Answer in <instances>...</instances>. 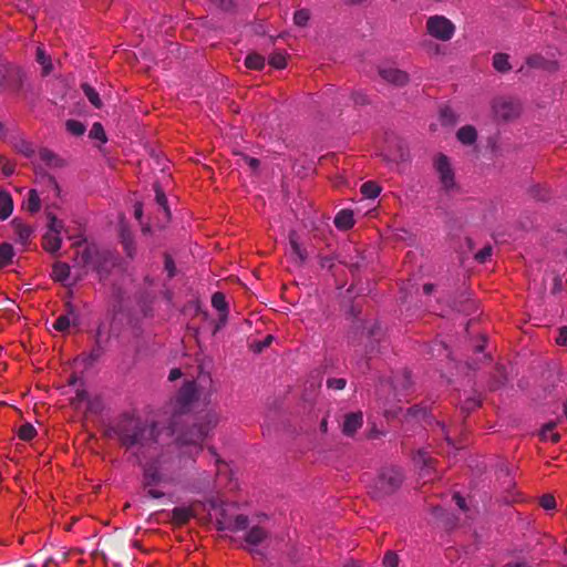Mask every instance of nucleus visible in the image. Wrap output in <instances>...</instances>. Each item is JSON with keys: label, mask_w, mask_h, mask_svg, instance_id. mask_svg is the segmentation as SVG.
I'll use <instances>...</instances> for the list:
<instances>
[{"label": "nucleus", "mask_w": 567, "mask_h": 567, "mask_svg": "<svg viewBox=\"0 0 567 567\" xmlns=\"http://www.w3.org/2000/svg\"><path fill=\"white\" fill-rule=\"evenodd\" d=\"M384 82L394 87H400L409 82L408 73H379Z\"/></svg>", "instance_id": "5701e85b"}, {"label": "nucleus", "mask_w": 567, "mask_h": 567, "mask_svg": "<svg viewBox=\"0 0 567 567\" xmlns=\"http://www.w3.org/2000/svg\"><path fill=\"white\" fill-rule=\"evenodd\" d=\"M425 29L431 38L442 42L450 41L456 31L455 24L446 17L440 14L429 17Z\"/></svg>", "instance_id": "20e7f679"}, {"label": "nucleus", "mask_w": 567, "mask_h": 567, "mask_svg": "<svg viewBox=\"0 0 567 567\" xmlns=\"http://www.w3.org/2000/svg\"><path fill=\"white\" fill-rule=\"evenodd\" d=\"M14 255V250L11 244L3 243L0 245V269L7 267Z\"/></svg>", "instance_id": "c756f323"}, {"label": "nucleus", "mask_w": 567, "mask_h": 567, "mask_svg": "<svg viewBox=\"0 0 567 567\" xmlns=\"http://www.w3.org/2000/svg\"><path fill=\"white\" fill-rule=\"evenodd\" d=\"M383 564L386 567H398L399 565V557L393 551H388L383 558Z\"/></svg>", "instance_id": "3c124183"}, {"label": "nucleus", "mask_w": 567, "mask_h": 567, "mask_svg": "<svg viewBox=\"0 0 567 567\" xmlns=\"http://www.w3.org/2000/svg\"><path fill=\"white\" fill-rule=\"evenodd\" d=\"M213 4L219 7L220 9L228 10L233 6L231 0H209Z\"/></svg>", "instance_id": "e2e57ef3"}, {"label": "nucleus", "mask_w": 567, "mask_h": 567, "mask_svg": "<svg viewBox=\"0 0 567 567\" xmlns=\"http://www.w3.org/2000/svg\"><path fill=\"white\" fill-rule=\"evenodd\" d=\"M87 399V393L84 390H78L75 398L71 400V405L78 408V404Z\"/></svg>", "instance_id": "6e6d98bb"}, {"label": "nucleus", "mask_w": 567, "mask_h": 567, "mask_svg": "<svg viewBox=\"0 0 567 567\" xmlns=\"http://www.w3.org/2000/svg\"><path fill=\"white\" fill-rule=\"evenodd\" d=\"M506 382V377L502 369H496L495 380L489 384V389L492 391L497 390L499 386L504 385Z\"/></svg>", "instance_id": "a18cd8bd"}, {"label": "nucleus", "mask_w": 567, "mask_h": 567, "mask_svg": "<svg viewBox=\"0 0 567 567\" xmlns=\"http://www.w3.org/2000/svg\"><path fill=\"white\" fill-rule=\"evenodd\" d=\"M1 171L6 176H11L14 173L16 165L9 159L0 156Z\"/></svg>", "instance_id": "09e8293b"}, {"label": "nucleus", "mask_w": 567, "mask_h": 567, "mask_svg": "<svg viewBox=\"0 0 567 567\" xmlns=\"http://www.w3.org/2000/svg\"><path fill=\"white\" fill-rule=\"evenodd\" d=\"M309 19H310V12L307 9H300L295 12L293 21L298 27L307 25Z\"/></svg>", "instance_id": "79ce46f5"}, {"label": "nucleus", "mask_w": 567, "mask_h": 567, "mask_svg": "<svg viewBox=\"0 0 567 567\" xmlns=\"http://www.w3.org/2000/svg\"><path fill=\"white\" fill-rule=\"evenodd\" d=\"M289 243L292 252L297 256L299 264L302 265L307 259V252L305 249L301 248L300 244L298 243V236L295 230H291L289 233Z\"/></svg>", "instance_id": "b1692460"}, {"label": "nucleus", "mask_w": 567, "mask_h": 567, "mask_svg": "<svg viewBox=\"0 0 567 567\" xmlns=\"http://www.w3.org/2000/svg\"><path fill=\"white\" fill-rule=\"evenodd\" d=\"M482 404V401L476 398H468L464 401L461 406V412L464 414V417H467L470 413L476 409H478Z\"/></svg>", "instance_id": "58836bf2"}, {"label": "nucleus", "mask_w": 567, "mask_h": 567, "mask_svg": "<svg viewBox=\"0 0 567 567\" xmlns=\"http://www.w3.org/2000/svg\"><path fill=\"white\" fill-rule=\"evenodd\" d=\"M268 537V533L260 526H254L246 535L245 542L249 545L257 546Z\"/></svg>", "instance_id": "4be33fe9"}, {"label": "nucleus", "mask_w": 567, "mask_h": 567, "mask_svg": "<svg viewBox=\"0 0 567 567\" xmlns=\"http://www.w3.org/2000/svg\"><path fill=\"white\" fill-rule=\"evenodd\" d=\"M539 506L545 511H553L556 508V499L553 494H544L539 497Z\"/></svg>", "instance_id": "37998d69"}, {"label": "nucleus", "mask_w": 567, "mask_h": 567, "mask_svg": "<svg viewBox=\"0 0 567 567\" xmlns=\"http://www.w3.org/2000/svg\"><path fill=\"white\" fill-rule=\"evenodd\" d=\"M83 93L95 109H102L103 102L100 99L99 93L90 84L83 83L81 85Z\"/></svg>", "instance_id": "c85d7f7f"}, {"label": "nucleus", "mask_w": 567, "mask_h": 567, "mask_svg": "<svg viewBox=\"0 0 567 567\" xmlns=\"http://www.w3.org/2000/svg\"><path fill=\"white\" fill-rule=\"evenodd\" d=\"M346 380L341 378H332L327 381V385L330 389L342 390L346 386Z\"/></svg>", "instance_id": "603ef678"}, {"label": "nucleus", "mask_w": 567, "mask_h": 567, "mask_svg": "<svg viewBox=\"0 0 567 567\" xmlns=\"http://www.w3.org/2000/svg\"><path fill=\"white\" fill-rule=\"evenodd\" d=\"M123 245H124V249H125L126 255L130 258H133L134 254H135V248H134L133 239H132V237L130 235H127V236L123 235Z\"/></svg>", "instance_id": "8fccbe9b"}, {"label": "nucleus", "mask_w": 567, "mask_h": 567, "mask_svg": "<svg viewBox=\"0 0 567 567\" xmlns=\"http://www.w3.org/2000/svg\"><path fill=\"white\" fill-rule=\"evenodd\" d=\"M103 354V348L100 346L99 340L96 341V347L91 351L90 359L91 361H96Z\"/></svg>", "instance_id": "bf43d9fd"}, {"label": "nucleus", "mask_w": 567, "mask_h": 567, "mask_svg": "<svg viewBox=\"0 0 567 567\" xmlns=\"http://www.w3.org/2000/svg\"><path fill=\"white\" fill-rule=\"evenodd\" d=\"M71 268L66 262L55 261L52 266L51 277L55 282L64 284L70 277Z\"/></svg>", "instance_id": "dca6fc26"}, {"label": "nucleus", "mask_w": 567, "mask_h": 567, "mask_svg": "<svg viewBox=\"0 0 567 567\" xmlns=\"http://www.w3.org/2000/svg\"><path fill=\"white\" fill-rule=\"evenodd\" d=\"M248 522L249 520L246 515L239 514L233 517L228 515L225 508H220L215 522V526L217 530L238 532L247 528Z\"/></svg>", "instance_id": "423d86ee"}, {"label": "nucleus", "mask_w": 567, "mask_h": 567, "mask_svg": "<svg viewBox=\"0 0 567 567\" xmlns=\"http://www.w3.org/2000/svg\"><path fill=\"white\" fill-rule=\"evenodd\" d=\"M439 118L443 126H453L457 122V115L449 105H444L440 109Z\"/></svg>", "instance_id": "393cba45"}, {"label": "nucleus", "mask_w": 567, "mask_h": 567, "mask_svg": "<svg viewBox=\"0 0 567 567\" xmlns=\"http://www.w3.org/2000/svg\"><path fill=\"white\" fill-rule=\"evenodd\" d=\"M404 481L402 471L394 466L382 467L370 485L369 495L377 501L396 493Z\"/></svg>", "instance_id": "f03ea898"}, {"label": "nucleus", "mask_w": 567, "mask_h": 567, "mask_svg": "<svg viewBox=\"0 0 567 567\" xmlns=\"http://www.w3.org/2000/svg\"><path fill=\"white\" fill-rule=\"evenodd\" d=\"M20 152L28 158L34 155V150L32 145L27 142L21 143Z\"/></svg>", "instance_id": "4d7b16f0"}, {"label": "nucleus", "mask_w": 567, "mask_h": 567, "mask_svg": "<svg viewBox=\"0 0 567 567\" xmlns=\"http://www.w3.org/2000/svg\"><path fill=\"white\" fill-rule=\"evenodd\" d=\"M154 190L156 195V203L163 208L167 220L171 219V210L167 203V197L165 195V192L163 190L161 184L158 182L154 183Z\"/></svg>", "instance_id": "bb28decb"}, {"label": "nucleus", "mask_w": 567, "mask_h": 567, "mask_svg": "<svg viewBox=\"0 0 567 567\" xmlns=\"http://www.w3.org/2000/svg\"><path fill=\"white\" fill-rule=\"evenodd\" d=\"M492 255V247L486 246L475 254V259L478 262H484Z\"/></svg>", "instance_id": "864d4df0"}, {"label": "nucleus", "mask_w": 567, "mask_h": 567, "mask_svg": "<svg viewBox=\"0 0 567 567\" xmlns=\"http://www.w3.org/2000/svg\"><path fill=\"white\" fill-rule=\"evenodd\" d=\"M361 193L365 198H377L381 193V187L375 182H365L361 186Z\"/></svg>", "instance_id": "7c9ffc66"}, {"label": "nucleus", "mask_w": 567, "mask_h": 567, "mask_svg": "<svg viewBox=\"0 0 567 567\" xmlns=\"http://www.w3.org/2000/svg\"><path fill=\"white\" fill-rule=\"evenodd\" d=\"M362 426V413L354 412L344 416L342 432L347 436H353L354 433Z\"/></svg>", "instance_id": "f8f14e48"}, {"label": "nucleus", "mask_w": 567, "mask_h": 567, "mask_svg": "<svg viewBox=\"0 0 567 567\" xmlns=\"http://www.w3.org/2000/svg\"><path fill=\"white\" fill-rule=\"evenodd\" d=\"M43 178L47 179L48 184L50 186H52L53 189L56 192V195H59L60 194V186H59L56 179L53 176L47 175V174H43Z\"/></svg>", "instance_id": "69168bd1"}, {"label": "nucleus", "mask_w": 567, "mask_h": 567, "mask_svg": "<svg viewBox=\"0 0 567 567\" xmlns=\"http://www.w3.org/2000/svg\"><path fill=\"white\" fill-rule=\"evenodd\" d=\"M556 343L563 347L567 346V326L559 328V333L558 337L556 338Z\"/></svg>", "instance_id": "5fc2aeb1"}, {"label": "nucleus", "mask_w": 567, "mask_h": 567, "mask_svg": "<svg viewBox=\"0 0 567 567\" xmlns=\"http://www.w3.org/2000/svg\"><path fill=\"white\" fill-rule=\"evenodd\" d=\"M134 216L138 220L142 219V216H143V204L141 202H137L134 205Z\"/></svg>", "instance_id": "774afa93"}, {"label": "nucleus", "mask_w": 567, "mask_h": 567, "mask_svg": "<svg viewBox=\"0 0 567 567\" xmlns=\"http://www.w3.org/2000/svg\"><path fill=\"white\" fill-rule=\"evenodd\" d=\"M13 210V200L8 192H0V220H6L10 217Z\"/></svg>", "instance_id": "6ab92c4d"}, {"label": "nucleus", "mask_w": 567, "mask_h": 567, "mask_svg": "<svg viewBox=\"0 0 567 567\" xmlns=\"http://www.w3.org/2000/svg\"><path fill=\"white\" fill-rule=\"evenodd\" d=\"M456 137L464 145H472L477 140V131L473 125H465L457 131Z\"/></svg>", "instance_id": "f3484780"}, {"label": "nucleus", "mask_w": 567, "mask_h": 567, "mask_svg": "<svg viewBox=\"0 0 567 567\" xmlns=\"http://www.w3.org/2000/svg\"><path fill=\"white\" fill-rule=\"evenodd\" d=\"M440 182L445 192L456 188L455 173L452 168L449 157L445 154H439L434 162Z\"/></svg>", "instance_id": "39448f33"}, {"label": "nucleus", "mask_w": 567, "mask_h": 567, "mask_svg": "<svg viewBox=\"0 0 567 567\" xmlns=\"http://www.w3.org/2000/svg\"><path fill=\"white\" fill-rule=\"evenodd\" d=\"M419 414L425 415L426 414L425 409L420 408L417 405H414V406L408 409V415L417 416Z\"/></svg>", "instance_id": "338daca9"}, {"label": "nucleus", "mask_w": 567, "mask_h": 567, "mask_svg": "<svg viewBox=\"0 0 567 567\" xmlns=\"http://www.w3.org/2000/svg\"><path fill=\"white\" fill-rule=\"evenodd\" d=\"M212 305L220 312V322L225 323L227 319V309L228 305L226 302L225 295L220 291H217L212 297Z\"/></svg>", "instance_id": "412c9836"}, {"label": "nucleus", "mask_w": 567, "mask_h": 567, "mask_svg": "<svg viewBox=\"0 0 567 567\" xmlns=\"http://www.w3.org/2000/svg\"><path fill=\"white\" fill-rule=\"evenodd\" d=\"M197 385L195 381H187L178 391L176 401L178 405V413H185L189 405L197 400Z\"/></svg>", "instance_id": "6e6552de"}, {"label": "nucleus", "mask_w": 567, "mask_h": 567, "mask_svg": "<svg viewBox=\"0 0 567 567\" xmlns=\"http://www.w3.org/2000/svg\"><path fill=\"white\" fill-rule=\"evenodd\" d=\"M73 247L80 248L81 243L73 244ZM100 256V252L94 246H85L83 249H78L75 255V262L80 266L94 265Z\"/></svg>", "instance_id": "1a4fd4ad"}, {"label": "nucleus", "mask_w": 567, "mask_h": 567, "mask_svg": "<svg viewBox=\"0 0 567 567\" xmlns=\"http://www.w3.org/2000/svg\"><path fill=\"white\" fill-rule=\"evenodd\" d=\"M65 126L68 132L75 136H81L85 132L84 124L76 120H68Z\"/></svg>", "instance_id": "ea45409f"}, {"label": "nucleus", "mask_w": 567, "mask_h": 567, "mask_svg": "<svg viewBox=\"0 0 567 567\" xmlns=\"http://www.w3.org/2000/svg\"><path fill=\"white\" fill-rule=\"evenodd\" d=\"M268 63L271 68L277 69V70H282V69H286L289 66L288 62H287V58L282 53H272L269 56Z\"/></svg>", "instance_id": "f704fd0d"}, {"label": "nucleus", "mask_w": 567, "mask_h": 567, "mask_svg": "<svg viewBox=\"0 0 567 567\" xmlns=\"http://www.w3.org/2000/svg\"><path fill=\"white\" fill-rule=\"evenodd\" d=\"M90 138L99 140L101 143L107 142V136L103 125L100 122H95L89 133Z\"/></svg>", "instance_id": "c9c22d12"}, {"label": "nucleus", "mask_w": 567, "mask_h": 567, "mask_svg": "<svg viewBox=\"0 0 567 567\" xmlns=\"http://www.w3.org/2000/svg\"><path fill=\"white\" fill-rule=\"evenodd\" d=\"M17 434L20 440L29 442L35 437L37 430L31 423H24L19 427Z\"/></svg>", "instance_id": "473e14b6"}, {"label": "nucleus", "mask_w": 567, "mask_h": 567, "mask_svg": "<svg viewBox=\"0 0 567 567\" xmlns=\"http://www.w3.org/2000/svg\"><path fill=\"white\" fill-rule=\"evenodd\" d=\"M69 327H70V319H69V317H68L66 315L60 316V317L55 320V322H54V324H53V328H54L56 331H61V332H63V331L68 330V329H69Z\"/></svg>", "instance_id": "49530a36"}, {"label": "nucleus", "mask_w": 567, "mask_h": 567, "mask_svg": "<svg viewBox=\"0 0 567 567\" xmlns=\"http://www.w3.org/2000/svg\"><path fill=\"white\" fill-rule=\"evenodd\" d=\"M334 225L340 230H349L354 225L353 212L351 209L340 210L336 218Z\"/></svg>", "instance_id": "2eb2a0df"}, {"label": "nucleus", "mask_w": 567, "mask_h": 567, "mask_svg": "<svg viewBox=\"0 0 567 567\" xmlns=\"http://www.w3.org/2000/svg\"><path fill=\"white\" fill-rule=\"evenodd\" d=\"M27 208L31 214L38 213L41 208V200L35 189L29 192Z\"/></svg>", "instance_id": "4c0bfd02"}, {"label": "nucleus", "mask_w": 567, "mask_h": 567, "mask_svg": "<svg viewBox=\"0 0 567 567\" xmlns=\"http://www.w3.org/2000/svg\"><path fill=\"white\" fill-rule=\"evenodd\" d=\"M265 65V59L259 54H249L245 59V66L250 70H259Z\"/></svg>", "instance_id": "e433bc0d"}, {"label": "nucleus", "mask_w": 567, "mask_h": 567, "mask_svg": "<svg viewBox=\"0 0 567 567\" xmlns=\"http://www.w3.org/2000/svg\"><path fill=\"white\" fill-rule=\"evenodd\" d=\"M216 425V420L210 415H205L200 421L194 422L181 433L178 440L185 445H202L209 431Z\"/></svg>", "instance_id": "7ed1b4c3"}, {"label": "nucleus", "mask_w": 567, "mask_h": 567, "mask_svg": "<svg viewBox=\"0 0 567 567\" xmlns=\"http://www.w3.org/2000/svg\"><path fill=\"white\" fill-rule=\"evenodd\" d=\"M39 155L40 158L49 166L63 167L65 164L63 159L59 158L56 154L48 148L40 150Z\"/></svg>", "instance_id": "a878e982"}, {"label": "nucleus", "mask_w": 567, "mask_h": 567, "mask_svg": "<svg viewBox=\"0 0 567 567\" xmlns=\"http://www.w3.org/2000/svg\"><path fill=\"white\" fill-rule=\"evenodd\" d=\"M493 113L496 120L507 122L518 117L520 105L514 101L496 100L493 103Z\"/></svg>", "instance_id": "0eeeda50"}, {"label": "nucleus", "mask_w": 567, "mask_h": 567, "mask_svg": "<svg viewBox=\"0 0 567 567\" xmlns=\"http://www.w3.org/2000/svg\"><path fill=\"white\" fill-rule=\"evenodd\" d=\"M529 194L533 198L542 202L550 199V190L542 185H535L529 188Z\"/></svg>", "instance_id": "72a5a7b5"}, {"label": "nucleus", "mask_w": 567, "mask_h": 567, "mask_svg": "<svg viewBox=\"0 0 567 567\" xmlns=\"http://www.w3.org/2000/svg\"><path fill=\"white\" fill-rule=\"evenodd\" d=\"M352 99H353L355 104L364 105V104L368 103L367 95L363 94V93H360V92L352 93Z\"/></svg>", "instance_id": "052dcab7"}, {"label": "nucleus", "mask_w": 567, "mask_h": 567, "mask_svg": "<svg viewBox=\"0 0 567 567\" xmlns=\"http://www.w3.org/2000/svg\"><path fill=\"white\" fill-rule=\"evenodd\" d=\"M493 66L496 71H508L512 68L509 64V55L506 53L494 54Z\"/></svg>", "instance_id": "2f4dec72"}, {"label": "nucleus", "mask_w": 567, "mask_h": 567, "mask_svg": "<svg viewBox=\"0 0 567 567\" xmlns=\"http://www.w3.org/2000/svg\"><path fill=\"white\" fill-rule=\"evenodd\" d=\"M234 155L236 156H240L248 165L249 167L254 171V172H257L259 166H260V162L258 158H255V157H250L248 155H245L243 152H239V151H234Z\"/></svg>", "instance_id": "c03bdc74"}, {"label": "nucleus", "mask_w": 567, "mask_h": 567, "mask_svg": "<svg viewBox=\"0 0 567 567\" xmlns=\"http://www.w3.org/2000/svg\"><path fill=\"white\" fill-rule=\"evenodd\" d=\"M164 265L169 278H173L176 274L174 259L169 254L164 255Z\"/></svg>", "instance_id": "de8ad7c7"}, {"label": "nucleus", "mask_w": 567, "mask_h": 567, "mask_svg": "<svg viewBox=\"0 0 567 567\" xmlns=\"http://www.w3.org/2000/svg\"><path fill=\"white\" fill-rule=\"evenodd\" d=\"M453 499L455 501L456 505L463 511V512H466L468 508H467V505H466V502H465V498L463 496H461L458 493H455L453 495Z\"/></svg>", "instance_id": "680f3d73"}, {"label": "nucleus", "mask_w": 567, "mask_h": 567, "mask_svg": "<svg viewBox=\"0 0 567 567\" xmlns=\"http://www.w3.org/2000/svg\"><path fill=\"white\" fill-rule=\"evenodd\" d=\"M104 436L115 437L120 446L128 451L157 443L158 431L154 422L148 424L140 416L125 412L104 431Z\"/></svg>", "instance_id": "f257e3e1"}, {"label": "nucleus", "mask_w": 567, "mask_h": 567, "mask_svg": "<svg viewBox=\"0 0 567 567\" xmlns=\"http://www.w3.org/2000/svg\"><path fill=\"white\" fill-rule=\"evenodd\" d=\"M195 511L192 507H175L172 511L169 523L175 528H181L195 517Z\"/></svg>", "instance_id": "9b49d317"}, {"label": "nucleus", "mask_w": 567, "mask_h": 567, "mask_svg": "<svg viewBox=\"0 0 567 567\" xmlns=\"http://www.w3.org/2000/svg\"><path fill=\"white\" fill-rule=\"evenodd\" d=\"M35 59L37 62L41 65L42 71H52L55 68H61L60 62L58 61V65H55L52 62L51 56L47 54L45 50L41 45L37 48Z\"/></svg>", "instance_id": "aec40b11"}, {"label": "nucleus", "mask_w": 567, "mask_h": 567, "mask_svg": "<svg viewBox=\"0 0 567 567\" xmlns=\"http://www.w3.org/2000/svg\"><path fill=\"white\" fill-rule=\"evenodd\" d=\"M23 85L21 73H0V93H14L20 91Z\"/></svg>", "instance_id": "9d476101"}, {"label": "nucleus", "mask_w": 567, "mask_h": 567, "mask_svg": "<svg viewBox=\"0 0 567 567\" xmlns=\"http://www.w3.org/2000/svg\"><path fill=\"white\" fill-rule=\"evenodd\" d=\"M272 336L268 334L264 341L258 342L252 347L255 352H261L264 348L268 347L272 341Z\"/></svg>", "instance_id": "13d9d810"}, {"label": "nucleus", "mask_w": 567, "mask_h": 567, "mask_svg": "<svg viewBox=\"0 0 567 567\" xmlns=\"http://www.w3.org/2000/svg\"><path fill=\"white\" fill-rule=\"evenodd\" d=\"M162 480L161 473L158 471V467L155 464H147L144 467V474H143V487L147 488L151 487L157 483H159Z\"/></svg>", "instance_id": "4468645a"}, {"label": "nucleus", "mask_w": 567, "mask_h": 567, "mask_svg": "<svg viewBox=\"0 0 567 567\" xmlns=\"http://www.w3.org/2000/svg\"><path fill=\"white\" fill-rule=\"evenodd\" d=\"M525 68L533 70V69H543L548 70L550 66L548 65V61L544 59L539 54H532L526 59Z\"/></svg>", "instance_id": "cd10ccee"}, {"label": "nucleus", "mask_w": 567, "mask_h": 567, "mask_svg": "<svg viewBox=\"0 0 567 567\" xmlns=\"http://www.w3.org/2000/svg\"><path fill=\"white\" fill-rule=\"evenodd\" d=\"M62 239L60 234H53L52 231H47L42 237V248L54 255L61 248Z\"/></svg>", "instance_id": "ddd939ff"}, {"label": "nucleus", "mask_w": 567, "mask_h": 567, "mask_svg": "<svg viewBox=\"0 0 567 567\" xmlns=\"http://www.w3.org/2000/svg\"><path fill=\"white\" fill-rule=\"evenodd\" d=\"M402 375H403V379H404V382H403V388L408 389L412 385V373L410 370L408 369H404L402 371Z\"/></svg>", "instance_id": "0e129e2a"}, {"label": "nucleus", "mask_w": 567, "mask_h": 567, "mask_svg": "<svg viewBox=\"0 0 567 567\" xmlns=\"http://www.w3.org/2000/svg\"><path fill=\"white\" fill-rule=\"evenodd\" d=\"M47 217L49 219L48 231H52L53 234H61L63 229V223L56 218L53 213H47Z\"/></svg>", "instance_id": "a19ab883"}, {"label": "nucleus", "mask_w": 567, "mask_h": 567, "mask_svg": "<svg viewBox=\"0 0 567 567\" xmlns=\"http://www.w3.org/2000/svg\"><path fill=\"white\" fill-rule=\"evenodd\" d=\"M11 226L14 230V234L18 236L21 244L25 245L32 234V229L30 226L23 224L20 219L14 218L11 220Z\"/></svg>", "instance_id": "a211bd4d"}]
</instances>
